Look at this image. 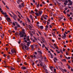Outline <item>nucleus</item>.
<instances>
[{
    "mask_svg": "<svg viewBox=\"0 0 73 73\" xmlns=\"http://www.w3.org/2000/svg\"><path fill=\"white\" fill-rule=\"evenodd\" d=\"M54 71L55 73H56V69H54Z\"/></svg>",
    "mask_w": 73,
    "mask_h": 73,
    "instance_id": "nucleus-41",
    "label": "nucleus"
},
{
    "mask_svg": "<svg viewBox=\"0 0 73 73\" xmlns=\"http://www.w3.org/2000/svg\"><path fill=\"white\" fill-rule=\"evenodd\" d=\"M6 50H8V48H7V47L6 48Z\"/></svg>",
    "mask_w": 73,
    "mask_h": 73,
    "instance_id": "nucleus-64",
    "label": "nucleus"
},
{
    "mask_svg": "<svg viewBox=\"0 0 73 73\" xmlns=\"http://www.w3.org/2000/svg\"><path fill=\"white\" fill-rule=\"evenodd\" d=\"M38 52L39 53H40V54H42V52H41V51L38 50Z\"/></svg>",
    "mask_w": 73,
    "mask_h": 73,
    "instance_id": "nucleus-17",
    "label": "nucleus"
},
{
    "mask_svg": "<svg viewBox=\"0 0 73 73\" xmlns=\"http://www.w3.org/2000/svg\"><path fill=\"white\" fill-rule=\"evenodd\" d=\"M13 17L14 19V20H16V17H15V16H13Z\"/></svg>",
    "mask_w": 73,
    "mask_h": 73,
    "instance_id": "nucleus-51",
    "label": "nucleus"
},
{
    "mask_svg": "<svg viewBox=\"0 0 73 73\" xmlns=\"http://www.w3.org/2000/svg\"><path fill=\"white\" fill-rule=\"evenodd\" d=\"M67 16H68V17H70V14H67Z\"/></svg>",
    "mask_w": 73,
    "mask_h": 73,
    "instance_id": "nucleus-32",
    "label": "nucleus"
},
{
    "mask_svg": "<svg viewBox=\"0 0 73 73\" xmlns=\"http://www.w3.org/2000/svg\"><path fill=\"white\" fill-rule=\"evenodd\" d=\"M4 16L5 17H8V15H7V14L5 15Z\"/></svg>",
    "mask_w": 73,
    "mask_h": 73,
    "instance_id": "nucleus-52",
    "label": "nucleus"
},
{
    "mask_svg": "<svg viewBox=\"0 0 73 73\" xmlns=\"http://www.w3.org/2000/svg\"><path fill=\"white\" fill-rule=\"evenodd\" d=\"M45 27H46V28L48 29V26L46 25V26Z\"/></svg>",
    "mask_w": 73,
    "mask_h": 73,
    "instance_id": "nucleus-46",
    "label": "nucleus"
},
{
    "mask_svg": "<svg viewBox=\"0 0 73 73\" xmlns=\"http://www.w3.org/2000/svg\"><path fill=\"white\" fill-rule=\"evenodd\" d=\"M17 28H18V27H17V26L15 27V30H17Z\"/></svg>",
    "mask_w": 73,
    "mask_h": 73,
    "instance_id": "nucleus-22",
    "label": "nucleus"
},
{
    "mask_svg": "<svg viewBox=\"0 0 73 73\" xmlns=\"http://www.w3.org/2000/svg\"><path fill=\"white\" fill-rule=\"evenodd\" d=\"M46 21H43V23L44 24H46Z\"/></svg>",
    "mask_w": 73,
    "mask_h": 73,
    "instance_id": "nucleus-36",
    "label": "nucleus"
},
{
    "mask_svg": "<svg viewBox=\"0 0 73 73\" xmlns=\"http://www.w3.org/2000/svg\"><path fill=\"white\" fill-rule=\"evenodd\" d=\"M30 17L31 18L32 20H33V18H32V15H30Z\"/></svg>",
    "mask_w": 73,
    "mask_h": 73,
    "instance_id": "nucleus-19",
    "label": "nucleus"
},
{
    "mask_svg": "<svg viewBox=\"0 0 73 73\" xmlns=\"http://www.w3.org/2000/svg\"><path fill=\"white\" fill-rule=\"evenodd\" d=\"M52 41L53 42H54V40H52Z\"/></svg>",
    "mask_w": 73,
    "mask_h": 73,
    "instance_id": "nucleus-63",
    "label": "nucleus"
},
{
    "mask_svg": "<svg viewBox=\"0 0 73 73\" xmlns=\"http://www.w3.org/2000/svg\"><path fill=\"white\" fill-rule=\"evenodd\" d=\"M13 25H14L15 26V23L13 22Z\"/></svg>",
    "mask_w": 73,
    "mask_h": 73,
    "instance_id": "nucleus-42",
    "label": "nucleus"
},
{
    "mask_svg": "<svg viewBox=\"0 0 73 73\" xmlns=\"http://www.w3.org/2000/svg\"><path fill=\"white\" fill-rule=\"evenodd\" d=\"M33 56H33L34 57L36 58V55H34Z\"/></svg>",
    "mask_w": 73,
    "mask_h": 73,
    "instance_id": "nucleus-43",
    "label": "nucleus"
},
{
    "mask_svg": "<svg viewBox=\"0 0 73 73\" xmlns=\"http://www.w3.org/2000/svg\"><path fill=\"white\" fill-rule=\"evenodd\" d=\"M53 60L55 63H56V61H57V60H58L57 58L56 57L54 58L53 59Z\"/></svg>",
    "mask_w": 73,
    "mask_h": 73,
    "instance_id": "nucleus-6",
    "label": "nucleus"
},
{
    "mask_svg": "<svg viewBox=\"0 0 73 73\" xmlns=\"http://www.w3.org/2000/svg\"><path fill=\"white\" fill-rule=\"evenodd\" d=\"M6 7L7 9H9V7H8V6L7 5H6Z\"/></svg>",
    "mask_w": 73,
    "mask_h": 73,
    "instance_id": "nucleus-26",
    "label": "nucleus"
},
{
    "mask_svg": "<svg viewBox=\"0 0 73 73\" xmlns=\"http://www.w3.org/2000/svg\"><path fill=\"white\" fill-rule=\"evenodd\" d=\"M2 2L3 3V4H4V5H5V2H4L3 1H2Z\"/></svg>",
    "mask_w": 73,
    "mask_h": 73,
    "instance_id": "nucleus-38",
    "label": "nucleus"
},
{
    "mask_svg": "<svg viewBox=\"0 0 73 73\" xmlns=\"http://www.w3.org/2000/svg\"><path fill=\"white\" fill-rule=\"evenodd\" d=\"M2 14L3 15H7V13H4V12H3L2 13Z\"/></svg>",
    "mask_w": 73,
    "mask_h": 73,
    "instance_id": "nucleus-18",
    "label": "nucleus"
},
{
    "mask_svg": "<svg viewBox=\"0 0 73 73\" xmlns=\"http://www.w3.org/2000/svg\"><path fill=\"white\" fill-rule=\"evenodd\" d=\"M0 11H1V13H3V11L2 10V9L1 8H0Z\"/></svg>",
    "mask_w": 73,
    "mask_h": 73,
    "instance_id": "nucleus-20",
    "label": "nucleus"
},
{
    "mask_svg": "<svg viewBox=\"0 0 73 73\" xmlns=\"http://www.w3.org/2000/svg\"><path fill=\"white\" fill-rule=\"evenodd\" d=\"M53 31H57V29H52Z\"/></svg>",
    "mask_w": 73,
    "mask_h": 73,
    "instance_id": "nucleus-59",
    "label": "nucleus"
},
{
    "mask_svg": "<svg viewBox=\"0 0 73 73\" xmlns=\"http://www.w3.org/2000/svg\"><path fill=\"white\" fill-rule=\"evenodd\" d=\"M35 11H36V12H38V10L36 9L35 10Z\"/></svg>",
    "mask_w": 73,
    "mask_h": 73,
    "instance_id": "nucleus-54",
    "label": "nucleus"
},
{
    "mask_svg": "<svg viewBox=\"0 0 73 73\" xmlns=\"http://www.w3.org/2000/svg\"><path fill=\"white\" fill-rule=\"evenodd\" d=\"M24 64H25V65H27V62H25L24 63Z\"/></svg>",
    "mask_w": 73,
    "mask_h": 73,
    "instance_id": "nucleus-44",
    "label": "nucleus"
},
{
    "mask_svg": "<svg viewBox=\"0 0 73 73\" xmlns=\"http://www.w3.org/2000/svg\"><path fill=\"white\" fill-rule=\"evenodd\" d=\"M17 12L20 15H21V13H20V12H19V11H17Z\"/></svg>",
    "mask_w": 73,
    "mask_h": 73,
    "instance_id": "nucleus-60",
    "label": "nucleus"
},
{
    "mask_svg": "<svg viewBox=\"0 0 73 73\" xmlns=\"http://www.w3.org/2000/svg\"><path fill=\"white\" fill-rule=\"evenodd\" d=\"M18 1H19V2H21L22 1H22V0H18Z\"/></svg>",
    "mask_w": 73,
    "mask_h": 73,
    "instance_id": "nucleus-48",
    "label": "nucleus"
},
{
    "mask_svg": "<svg viewBox=\"0 0 73 73\" xmlns=\"http://www.w3.org/2000/svg\"><path fill=\"white\" fill-rule=\"evenodd\" d=\"M24 34H25V32H20L19 33V35L20 36V37H23L24 36Z\"/></svg>",
    "mask_w": 73,
    "mask_h": 73,
    "instance_id": "nucleus-1",
    "label": "nucleus"
},
{
    "mask_svg": "<svg viewBox=\"0 0 73 73\" xmlns=\"http://www.w3.org/2000/svg\"><path fill=\"white\" fill-rule=\"evenodd\" d=\"M17 27H19V28H20V25L19 24H18L17 25Z\"/></svg>",
    "mask_w": 73,
    "mask_h": 73,
    "instance_id": "nucleus-28",
    "label": "nucleus"
},
{
    "mask_svg": "<svg viewBox=\"0 0 73 73\" xmlns=\"http://www.w3.org/2000/svg\"><path fill=\"white\" fill-rule=\"evenodd\" d=\"M64 9H65V10L66 11V10L68 9V8H65Z\"/></svg>",
    "mask_w": 73,
    "mask_h": 73,
    "instance_id": "nucleus-61",
    "label": "nucleus"
},
{
    "mask_svg": "<svg viewBox=\"0 0 73 73\" xmlns=\"http://www.w3.org/2000/svg\"><path fill=\"white\" fill-rule=\"evenodd\" d=\"M58 18L59 20H61V19H63V18L62 17H59Z\"/></svg>",
    "mask_w": 73,
    "mask_h": 73,
    "instance_id": "nucleus-29",
    "label": "nucleus"
},
{
    "mask_svg": "<svg viewBox=\"0 0 73 73\" xmlns=\"http://www.w3.org/2000/svg\"><path fill=\"white\" fill-rule=\"evenodd\" d=\"M21 5H22L23 7H24V3H22Z\"/></svg>",
    "mask_w": 73,
    "mask_h": 73,
    "instance_id": "nucleus-21",
    "label": "nucleus"
},
{
    "mask_svg": "<svg viewBox=\"0 0 73 73\" xmlns=\"http://www.w3.org/2000/svg\"><path fill=\"white\" fill-rule=\"evenodd\" d=\"M40 28L41 29H44V27L42 26H41L40 27Z\"/></svg>",
    "mask_w": 73,
    "mask_h": 73,
    "instance_id": "nucleus-14",
    "label": "nucleus"
},
{
    "mask_svg": "<svg viewBox=\"0 0 73 73\" xmlns=\"http://www.w3.org/2000/svg\"><path fill=\"white\" fill-rule=\"evenodd\" d=\"M11 70H15V68H14L12 67H11Z\"/></svg>",
    "mask_w": 73,
    "mask_h": 73,
    "instance_id": "nucleus-34",
    "label": "nucleus"
},
{
    "mask_svg": "<svg viewBox=\"0 0 73 73\" xmlns=\"http://www.w3.org/2000/svg\"><path fill=\"white\" fill-rule=\"evenodd\" d=\"M31 13H35V12H34V11H33L31 10Z\"/></svg>",
    "mask_w": 73,
    "mask_h": 73,
    "instance_id": "nucleus-23",
    "label": "nucleus"
},
{
    "mask_svg": "<svg viewBox=\"0 0 73 73\" xmlns=\"http://www.w3.org/2000/svg\"><path fill=\"white\" fill-rule=\"evenodd\" d=\"M42 68H43V69H44V70H46V69H45V68H44V66H42Z\"/></svg>",
    "mask_w": 73,
    "mask_h": 73,
    "instance_id": "nucleus-40",
    "label": "nucleus"
},
{
    "mask_svg": "<svg viewBox=\"0 0 73 73\" xmlns=\"http://www.w3.org/2000/svg\"><path fill=\"white\" fill-rule=\"evenodd\" d=\"M38 12H39V15H41V14L42 13V11H38Z\"/></svg>",
    "mask_w": 73,
    "mask_h": 73,
    "instance_id": "nucleus-10",
    "label": "nucleus"
},
{
    "mask_svg": "<svg viewBox=\"0 0 73 73\" xmlns=\"http://www.w3.org/2000/svg\"><path fill=\"white\" fill-rule=\"evenodd\" d=\"M19 7L20 8H22V6L21 5H19Z\"/></svg>",
    "mask_w": 73,
    "mask_h": 73,
    "instance_id": "nucleus-24",
    "label": "nucleus"
},
{
    "mask_svg": "<svg viewBox=\"0 0 73 73\" xmlns=\"http://www.w3.org/2000/svg\"><path fill=\"white\" fill-rule=\"evenodd\" d=\"M27 20H28V21H29V22H31V21H30V20H29V18H27Z\"/></svg>",
    "mask_w": 73,
    "mask_h": 73,
    "instance_id": "nucleus-27",
    "label": "nucleus"
},
{
    "mask_svg": "<svg viewBox=\"0 0 73 73\" xmlns=\"http://www.w3.org/2000/svg\"><path fill=\"white\" fill-rule=\"evenodd\" d=\"M34 38H35V40H36V41H37V38H35V36H34Z\"/></svg>",
    "mask_w": 73,
    "mask_h": 73,
    "instance_id": "nucleus-39",
    "label": "nucleus"
},
{
    "mask_svg": "<svg viewBox=\"0 0 73 73\" xmlns=\"http://www.w3.org/2000/svg\"><path fill=\"white\" fill-rule=\"evenodd\" d=\"M52 35L53 36V37H56V36L53 33H52Z\"/></svg>",
    "mask_w": 73,
    "mask_h": 73,
    "instance_id": "nucleus-25",
    "label": "nucleus"
},
{
    "mask_svg": "<svg viewBox=\"0 0 73 73\" xmlns=\"http://www.w3.org/2000/svg\"><path fill=\"white\" fill-rule=\"evenodd\" d=\"M15 23L16 24V25H18V24H18V23H17V22H15Z\"/></svg>",
    "mask_w": 73,
    "mask_h": 73,
    "instance_id": "nucleus-30",
    "label": "nucleus"
},
{
    "mask_svg": "<svg viewBox=\"0 0 73 73\" xmlns=\"http://www.w3.org/2000/svg\"><path fill=\"white\" fill-rule=\"evenodd\" d=\"M15 50L14 49H12L11 50V52L12 53L11 54H12L13 53H14L15 51Z\"/></svg>",
    "mask_w": 73,
    "mask_h": 73,
    "instance_id": "nucleus-8",
    "label": "nucleus"
},
{
    "mask_svg": "<svg viewBox=\"0 0 73 73\" xmlns=\"http://www.w3.org/2000/svg\"><path fill=\"white\" fill-rule=\"evenodd\" d=\"M28 37L27 38V41H30V39H29V37L28 36Z\"/></svg>",
    "mask_w": 73,
    "mask_h": 73,
    "instance_id": "nucleus-31",
    "label": "nucleus"
},
{
    "mask_svg": "<svg viewBox=\"0 0 73 73\" xmlns=\"http://www.w3.org/2000/svg\"><path fill=\"white\" fill-rule=\"evenodd\" d=\"M39 5H40V3H38L36 5V7L37 8H38V7L39 6Z\"/></svg>",
    "mask_w": 73,
    "mask_h": 73,
    "instance_id": "nucleus-16",
    "label": "nucleus"
},
{
    "mask_svg": "<svg viewBox=\"0 0 73 73\" xmlns=\"http://www.w3.org/2000/svg\"><path fill=\"white\" fill-rule=\"evenodd\" d=\"M25 48V49L26 50H28V49H29V48L27 46H26Z\"/></svg>",
    "mask_w": 73,
    "mask_h": 73,
    "instance_id": "nucleus-11",
    "label": "nucleus"
},
{
    "mask_svg": "<svg viewBox=\"0 0 73 73\" xmlns=\"http://www.w3.org/2000/svg\"><path fill=\"white\" fill-rule=\"evenodd\" d=\"M55 47V48H56V49H58V46H56Z\"/></svg>",
    "mask_w": 73,
    "mask_h": 73,
    "instance_id": "nucleus-55",
    "label": "nucleus"
},
{
    "mask_svg": "<svg viewBox=\"0 0 73 73\" xmlns=\"http://www.w3.org/2000/svg\"><path fill=\"white\" fill-rule=\"evenodd\" d=\"M62 60V61H65H65H66V59H63Z\"/></svg>",
    "mask_w": 73,
    "mask_h": 73,
    "instance_id": "nucleus-35",
    "label": "nucleus"
},
{
    "mask_svg": "<svg viewBox=\"0 0 73 73\" xmlns=\"http://www.w3.org/2000/svg\"><path fill=\"white\" fill-rule=\"evenodd\" d=\"M60 52H61V53H62V54H63V52H62V50H60Z\"/></svg>",
    "mask_w": 73,
    "mask_h": 73,
    "instance_id": "nucleus-49",
    "label": "nucleus"
},
{
    "mask_svg": "<svg viewBox=\"0 0 73 73\" xmlns=\"http://www.w3.org/2000/svg\"><path fill=\"white\" fill-rule=\"evenodd\" d=\"M38 33H39V35H41V33L40 32V31H38Z\"/></svg>",
    "mask_w": 73,
    "mask_h": 73,
    "instance_id": "nucleus-56",
    "label": "nucleus"
},
{
    "mask_svg": "<svg viewBox=\"0 0 73 73\" xmlns=\"http://www.w3.org/2000/svg\"><path fill=\"white\" fill-rule=\"evenodd\" d=\"M35 14L36 15V16H39V14H38V13H35Z\"/></svg>",
    "mask_w": 73,
    "mask_h": 73,
    "instance_id": "nucleus-15",
    "label": "nucleus"
},
{
    "mask_svg": "<svg viewBox=\"0 0 73 73\" xmlns=\"http://www.w3.org/2000/svg\"><path fill=\"white\" fill-rule=\"evenodd\" d=\"M30 47L31 48V50H34V46H33V45H31Z\"/></svg>",
    "mask_w": 73,
    "mask_h": 73,
    "instance_id": "nucleus-5",
    "label": "nucleus"
},
{
    "mask_svg": "<svg viewBox=\"0 0 73 73\" xmlns=\"http://www.w3.org/2000/svg\"><path fill=\"white\" fill-rule=\"evenodd\" d=\"M56 46L57 45H56L55 43H54V47H56Z\"/></svg>",
    "mask_w": 73,
    "mask_h": 73,
    "instance_id": "nucleus-33",
    "label": "nucleus"
},
{
    "mask_svg": "<svg viewBox=\"0 0 73 73\" xmlns=\"http://www.w3.org/2000/svg\"><path fill=\"white\" fill-rule=\"evenodd\" d=\"M7 58L8 59H9V58H10V56H9V55L7 56Z\"/></svg>",
    "mask_w": 73,
    "mask_h": 73,
    "instance_id": "nucleus-50",
    "label": "nucleus"
},
{
    "mask_svg": "<svg viewBox=\"0 0 73 73\" xmlns=\"http://www.w3.org/2000/svg\"><path fill=\"white\" fill-rule=\"evenodd\" d=\"M6 20L7 21H11V19L10 18L7 17L6 18Z\"/></svg>",
    "mask_w": 73,
    "mask_h": 73,
    "instance_id": "nucleus-7",
    "label": "nucleus"
},
{
    "mask_svg": "<svg viewBox=\"0 0 73 73\" xmlns=\"http://www.w3.org/2000/svg\"><path fill=\"white\" fill-rule=\"evenodd\" d=\"M21 69L24 70L25 69H27V68L25 67L22 66L21 67Z\"/></svg>",
    "mask_w": 73,
    "mask_h": 73,
    "instance_id": "nucleus-9",
    "label": "nucleus"
},
{
    "mask_svg": "<svg viewBox=\"0 0 73 73\" xmlns=\"http://www.w3.org/2000/svg\"><path fill=\"white\" fill-rule=\"evenodd\" d=\"M45 45H44V44H43L42 47L43 48H44V47H45Z\"/></svg>",
    "mask_w": 73,
    "mask_h": 73,
    "instance_id": "nucleus-37",
    "label": "nucleus"
},
{
    "mask_svg": "<svg viewBox=\"0 0 73 73\" xmlns=\"http://www.w3.org/2000/svg\"><path fill=\"white\" fill-rule=\"evenodd\" d=\"M45 48H46V49L47 50H48V48L47 47H46V46H45Z\"/></svg>",
    "mask_w": 73,
    "mask_h": 73,
    "instance_id": "nucleus-57",
    "label": "nucleus"
},
{
    "mask_svg": "<svg viewBox=\"0 0 73 73\" xmlns=\"http://www.w3.org/2000/svg\"><path fill=\"white\" fill-rule=\"evenodd\" d=\"M64 35L62 36V38H63V39H65V38H66V34L64 33Z\"/></svg>",
    "mask_w": 73,
    "mask_h": 73,
    "instance_id": "nucleus-3",
    "label": "nucleus"
},
{
    "mask_svg": "<svg viewBox=\"0 0 73 73\" xmlns=\"http://www.w3.org/2000/svg\"><path fill=\"white\" fill-rule=\"evenodd\" d=\"M4 67L6 68H8V67L7 66H4Z\"/></svg>",
    "mask_w": 73,
    "mask_h": 73,
    "instance_id": "nucleus-47",
    "label": "nucleus"
},
{
    "mask_svg": "<svg viewBox=\"0 0 73 73\" xmlns=\"http://www.w3.org/2000/svg\"><path fill=\"white\" fill-rule=\"evenodd\" d=\"M64 71L65 72H67V71L66 70V69H64Z\"/></svg>",
    "mask_w": 73,
    "mask_h": 73,
    "instance_id": "nucleus-62",
    "label": "nucleus"
},
{
    "mask_svg": "<svg viewBox=\"0 0 73 73\" xmlns=\"http://www.w3.org/2000/svg\"><path fill=\"white\" fill-rule=\"evenodd\" d=\"M69 3L70 5H72V4H73V2L72 1H70V2Z\"/></svg>",
    "mask_w": 73,
    "mask_h": 73,
    "instance_id": "nucleus-12",
    "label": "nucleus"
},
{
    "mask_svg": "<svg viewBox=\"0 0 73 73\" xmlns=\"http://www.w3.org/2000/svg\"><path fill=\"white\" fill-rule=\"evenodd\" d=\"M64 4L65 5H67V3H64Z\"/></svg>",
    "mask_w": 73,
    "mask_h": 73,
    "instance_id": "nucleus-45",
    "label": "nucleus"
},
{
    "mask_svg": "<svg viewBox=\"0 0 73 73\" xmlns=\"http://www.w3.org/2000/svg\"><path fill=\"white\" fill-rule=\"evenodd\" d=\"M32 42H31V41H29V42H27V46H29V45L30 44H31Z\"/></svg>",
    "mask_w": 73,
    "mask_h": 73,
    "instance_id": "nucleus-4",
    "label": "nucleus"
},
{
    "mask_svg": "<svg viewBox=\"0 0 73 73\" xmlns=\"http://www.w3.org/2000/svg\"><path fill=\"white\" fill-rule=\"evenodd\" d=\"M30 35H31V37H32L33 36V34H32L31 33Z\"/></svg>",
    "mask_w": 73,
    "mask_h": 73,
    "instance_id": "nucleus-58",
    "label": "nucleus"
},
{
    "mask_svg": "<svg viewBox=\"0 0 73 73\" xmlns=\"http://www.w3.org/2000/svg\"><path fill=\"white\" fill-rule=\"evenodd\" d=\"M21 45L22 46V49H23V50H24V48H25L26 46V45H25L24 44H21Z\"/></svg>",
    "mask_w": 73,
    "mask_h": 73,
    "instance_id": "nucleus-2",
    "label": "nucleus"
},
{
    "mask_svg": "<svg viewBox=\"0 0 73 73\" xmlns=\"http://www.w3.org/2000/svg\"><path fill=\"white\" fill-rule=\"evenodd\" d=\"M38 58H42V55L40 54L39 56H38Z\"/></svg>",
    "mask_w": 73,
    "mask_h": 73,
    "instance_id": "nucleus-13",
    "label": "nucleus"
},
{
    "mask_svg": "<svg viewBox=\"0 0 73 73\" xmlns=\"http://www.w3.org/2000/svg\"><path fill=\"white\" fill-rule=\"evenodd\" d=\"M51 58H53V55H51Z\"/></svg>",
    "mask_w": 73,
    "mask_h": 73,
    "instance_id": "nucleus-53",
    "label": "nucleus"
}]
</instances>
